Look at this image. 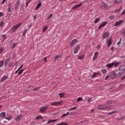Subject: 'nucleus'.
<instances>
[{
  "label": "nucleus",
  "instance_id": "nucleus-2",
  "mask_svg": "<svg viewBox=\"0 0 125 125\" xmlns=\"http://www.w3.org/2000/svg\"><path fill=\"white\" fill-rule=\"evenodd\" d=\"M63 103V101H60L59 102H51L50 103L51 106H58Z\"/></svg>",
  "mask_w": 125,
  "mask_h": 125
},
{
  "label": "nucleus",
  "instance_id": "nucleus-54",
  "mask_svg": "<svg viewBox=\"0 0 125 125\" xmlns=\"http://www.w3.org/2000/svg\"><path fill=\"white\" fill-rule=\"evenodd\" d=\"M20 69H19V68L18 69V70H17L15 72V74H17L18 72H19Z\"/></svg>",
  "mask_w": 125,
  "mask_h": 125
},
{
  "label": "nucleus",
  "instance_id": "nucleus-12",
  "mask_svg": "<svg viewBox=\"0 0 125 125\" xmlns=\"http://www.w3.org/2000/svg\"><path fill=\"white\" fill-rule=\"evenodd\" d=\"M83 5V3L81 2L79 4H76L74 5L73 7L71 8V9H77V8H78V7H80L81 5Z\"/></svg>",
  "mask_w": 125,
  "mask_h": 125
},
{
  "label": "nucleus",
  "instance_id": "nucleus-17",
  "mask_svg": "<svg viewBox=\"0 0 125 125\" xmlns=\"http://www.w3.org/2000/svg\"><path fill=\"white\" fill-rule=\"evenodd\" d=\"M7 79H8V76H3L1 80H0V83H2V82H4V81H5L6 80H7Z\"/></svg>",
  "mask_w": 125,
  "mask_h": 125
},
{
  "label": "nucleus",
  "instance_id": "nucleus-49",
  "mask_svg": "<svg viewBox=\"0 0 125 125\" xmlns=\"http://www.w3.org/2000/svg\"><path fill=\"white\" fill-rule=\"evenodd\" d=\"M7 1V0H3V1L1 3V4H4V2H5V1Z\"/></svg>",
  "mask_w": 125,
  "mask_h": 125
},
{
  "label": "nucleus",
  "instance_id": "nucleus-59",
  "mask_svg": "<svg viewBox=\"0 0 125 125\" xmlns=\"http://www.w3.org/2000/svg\"><path fill=\"white\" fill-rule=\"evenodd\" d=\"M90 101H91V98H89L88 99V102H90Z\"/></svg>",
  "mask_w": 125,
  "mask_h": 125
},
{
  "label": "nucleus",
  "instance_id": "nucleus-5",
  "mask_svg": "<svg viewBox=\"0 0 125 125\" xmlns=\"http://www.w3.org/2000/svg\"><path fill=\"white\" fill-rule=\"evenodd\" d=\"M48 108V106L47 105H45L44 106L41 107L40 109V111L41 112V113H43V112H45L46 110H47Z\"/></svg>",
  "mask_w": 125,
  "mask_h": 125
},
{
  "label": "nucleus",
  "instance_id": "nucleus-13",
  "mask_svg": "<svg viewBox=\"0 0 125 125\" xmlns=\"http://www.w3.org/2000/svg\"><path fill=\"white\" fill-rule=\"evenodd\" d=\"M107 21H104L98 27L99 30H100L102 27H105V26L107 25Z\"/></svg>",
  "mask_w": 125,
  "mask_h": 125
},
{
  "label": "nucleus",
  "instance_id": "nucleus-20",
  "mask_svg": "<svg viewBox=\"0 0 125 125\" xmlns=\"http://www.w3.org/2000/svg\"><path fill=\"white\" fill-rule=\"evenodd\" d=\"M119 70L122 72H125V65H122L120 67Z\"/></svg>",
  "mask_w": 125,
  "mask_h": 125
},
{
  "label": "nucleus",
  "instance_id": "nucleus-1",
  "mask_svg": "<svg viewBox=\"0 0 125 125\" xmlns=\"http://www.w3.org/2000/svg\"><path fill=\"white\" fill-rule=\"evenodd\" d=\"M119 64L120 62H112L110 63H107L106 66L108 67V68H112V67H113V66H114L115 68H116L119 66Z\"/></svg>",
  "mask_w": 125,
  "mask_h": 125
},
{
  "label": "nucleus",
  "instance_id": "nucleus-32",
  "mask_svg": "<svg viewBox=\"0 0 125 125\" xmlns=\"http://www.w3.org/2000/svg\"><path fill=\"white\" fill-rule=\"evenodd\" d=\"M4 63V61H0V68H1L2 66H3V63Z\"/></svg>",
  "mask_w": 125,
  "mask_h": 125
},
{
  "label": "nucleus",
  "instance_id": "nucleus-39",
  "mask_svg": "<svg viewBox=\"0 0 125 125\" xmlns=\"http://www.w3.org/2000/svg\"><path fill=\"white\" fill-rule=\"evenodd\" d=\"M67 115H69V112H67L66 114H63L61 118H64V117H66V116H67Z\"/></svg>",
  "mask_w": 125,
  "mask_h": 125
},
{
  "label": "nucleus",
  "instance_id": "nucleus-34",
  "mask_svg": "<svg viewBox=\"0 0 125 125\" xmlns=\"http://www.w3.org/2000/svg\"><path fill=\"white\" fill-rule=\"evenodd\" d=\"M115 113H117L116 111H113L110 112H109L108 113V115H113V114H115Z\"/></svg>",
  "mask_w": 125,
  "mask_h": 125
},
{
  "label": "nucleus",
  "instance_id": "nucleus-3",
  "mask_svg": "<svg viewBox=\"0 0 125 125\" xmlns=\"http://www.w3.org/2000/svg\"><path fill=\"white\" fill-rule=\"evenodd\" d=\"M21 25H22V22H20V23H18V24L14 26L11 29V31H12V32H15V31H16V30H17V29H18V28H19V27H20V26H21Z\"/></svg>",
  "mask_w": 125,
  "mask_h": 125
},
{
  "label": "nucleus",
  "instance_id": "nucleus-55",
  "mask_svg": "<svg viewBox=\"0 0 125 125\" xmlns=\"http://www.w3.org/2000/svg\"><path fill=\"white\" fill-rule=\"evenodd\" d=\"M114 48H115V47H112L111 48V50L112 51H113Z\"/></svg>",
  "mask_w": 125,
  "mask_h": 125
},
{
  "label": "nucleus",
  "instance_id": "nucleus-25",
  "mask_svg": "<svg viewBox=\"0 0 125 125\" xmlns=\"http://www.w3.org/2000/svg\"><path fill=\"white\" fill-rule=\"evenodd\" d=\"M42 6V3L40 2L37 4V6L36 7L35 9L36 10H38L39 8Z\"/></svg>",
  "mask_w": 125,
  "mask_h": 125
},
{
  "label": "nucleus",
  "instance_id": "nucleus-48",
  "mask_svg": "<svg viewBox=\"0 0 125 125\" xmlns=\"http://www.w3.org/2000/svg\"><path fill=\"white\" fill-rule=\"evenodd\" d=\"M101 47V45H98L97 46V48L98 49H100Z\"/></svg>",
  "mask_w": 125,
  "mask_h": 125
},
{
  "label": "nucleus",
  "instance_id": "nucleus-19",
  "mask_svg": "<svg viewBox=\"0 0 125 125\" xmlns=\"http://www.w3.org/2000/svg\"><path fill=\"white\" fill-rule=\"evenodd\" d=\"M98 52H95L94 53V57H93V60H96L97 57L98 56Z\"/></svg>",
  "mask_w": 125,
  "mask_h": 125
},
{
  "label": "nucleus",
  "instance_id": "nucleus-42",
  "mask_svg": "<svg viewBox=\"0 0 125 125\" xmlns=\"http://www.w3.org/2000/svg\"><path fill=\"white\" fill-rule=\"evenodd\" d=\"M39 89H40V87H37L36 88H35L34 89H33L34 91H37V90H39Z\"/></svg>",
  "mask_w": 125,
  "mask_h": 125
},
{
  "label": "nucleus",
  "instance_id": "nucleus-26",
  "mask_svg": "<svg viewBox=\"0 0 125 125\" xmlns=\"http://www.w3.org/2000/svg\"><path fill=\"white\" fill-rule=\"evenodd\" d=\"M100 21V18H97L94 21V24H97L98 22Z\"/></svg>",
  "mask_w": 125,
  "mask_h": 125
},
{
  "label": "nucleus",
  "instance_id": "nucleus-23",
  "mask_svg": "<svg viewBox=\"0 0 125 125\" xmlns=\"http://www.w3.org/2000/svg\"><path fill=\"white\" fill-rule=\"evenodd\" d=\"M5 112H2L0 114V118H4L5 117Z\"/></svg>",
  "mask_w": 125,
  "mask_h": 125
},
{
  "label": "nucleus",
  "instance_id": "nucleus-51",
  "mask_svg": "<svg viewBox=\"0 0 125 125\" xmlns=\"http://www.w3.org/2000/svg\"><path fill=\"white\" fill-rule=\"evenodd\" d=\"M16 46V44L14 43L12 46V48H15V47Z\"/></svg>",
  "mask_w": 125,
  "mask_h": 125
},
{
  "label": "nucleus",
  "instance_id": "nucleus-52",
  "mask_svg": "<svg viewBox=\"0 0 125 125\" xmlns=\"http://www.w3.org/2000/svg\"><path fill=\"white\" fill-rule=\"evenodd\" d=\"M57 119H55V120H51L52 123H54L55 122H57Z\"/></svg>",
  "mask_w": 125,
  "mask_h": 125
},
{
  "label": "nucleus",
  "instance_id": "nucleus-4",
  "mask_svg": "<svg viewBox=\"0 0 125 125\" xmlns=\"http://www.w3.org/2000/svg\"><path fill=\"white\" fill-rule=\"evenodd\" d=\"M113 42V40H112V38H109L107 40L106 44L108 47H110L111 44H112Z\"/></svg>",
  "mask_w": 125,
  "mask_h": 125
},
{
  "label": "nucleus",
  "instance_id": "nucleus-22",
  "mask_svg": "<svg viewBox=\"0 0 125 125\" xmlns=\"http://www.w3.org/2000/svg\"><path fill=\"white\" fill-rule=\"evenodd\" d=\"M97 75H99V72H97V73L94 72V74L91 76L92 79H94V78H95V77H96Z\"/></svg>",
  "mask_w": 125,
  "mask_h": 125
},
{
  "label": "nucleus",
  "instance_id": "nucleus-50",
  "mask_svg": "<svg viewBox=\"0 0 125 125\" xmlns=\"http://www.w3.org/2000/svg\"><path fill=\"white\" fill-rule=\"evenodd\" d=\"M122 7L120 8L119 9H117L115 12V13H117V12H118V11H120V10H121Z\"/></svg>",
  "mask_w": 125,
  "mask_h": 125
},
{
  "label": "nucleus",
  "instance_id": "nucleus-35",
  "mask_svg": "<svg viewBox=\"0 0 125 125\" xmlns=\"http://www.w3.org/2000/svg\"><path fill=\"white\" fill-rule=\"evenodd\" d=\"M101 71L103 74H106L107 73V69H102Z\"/></svg>",
  "mask_w": 125,
  "mask_h": 125
},
{
  "label": "nucleus",
  "instance_id": "nucleus-33",
  "mask_svg": "<svg viewBox=\"0 0 125 125\" xmlns=\"http://www.w3.org/2000/svg\"><path fill=\"white\" fill-rule=\"evenodd\" d=\"M4 26V23L3 22V21H1L0 23V27H2V28H3Z\"/></svg>",
  "mask_w": 125,
  "mask_h": 125
},
{
  "label": "nucleus",
  "instance_id": "nucleus-56",
  "mask_svg": "<svg viewBox=\"0 0 125 125\" xmlns=\"http://www.w3.org/2000/svg\"><path fill=\"white\" fill-rule=\"evenodd\" d=\"M36 18H37V15L34 16V17L33 18V20H35Z\"/></svg>",
  "mask_w": 125,
  "mask_h": 125
},
{
  "label": "nucleus",
  "instance_id": "nucleus-31",
  "mask_svg": "<svg viewBox=\"0 0 125 125\" xmlns=\"http://www.w3.org/2000/svg\"><path fill=\"white\" fill-rule=\"evenodd\" d=\"M24 71H25L24 69H21V70L19 71V73H18L19 75H22V74L23 73V72H24Z\"/></svg>",
  "mask_w": 125,
  "mask_h": 125
},
{
  "label": "nucleus",
  "instance_id": "nucleus-21",
  "mask_svg": "<svg viewBox=\"0 0 125 125\" xmlns=\"http://www.w3.org/2000/svg\"><path fill=\"white\" fill-rule=\"evenodd\" d=\"M22 119V116H19L15 118L16 122H19Z\"/></svg>",
  "mask_w": 125,
  "mask_h": 125
},
{
  "label": "nucleus",
  "instance_id": "nucleus-63",
  "mask_svg": "<svg viewBox=\"0 0 125 125\" xmlns=\"http://www.w3.org/2000/svg\"><path fill=\"white\" fill-rule=\"evenodd\" d=\"M30 2H31V0H29L27 1V3H30Z\"/></svg>",
  "mask_w": 125,
  "mask_h": 125
},
{
  "label": "nucleus",
  "instance_id": "nucleus-10",
  "mask_svg": "<svg viewBox=\"0 0 125 125\" xmlns=\"http://www.w3.org/2000/svg\"><path fill=\"white\" fill-rule=\"evenodd\" d=\"M62 56H63V54L62 53H60L59 55H56L54 57V60L55 61L58 60V59H59V58H61Z\"/></svg>",
  "mask_w": 125,
  "mask_h": 125
},
{
  "label": "nucleus",
  "instance_id": "nucleus-18",
  "mask_svg": "<svg viewBox=\"0 0 125 125\" xmlns=\"http://www.w3.org/2000/svg\"><path fill=\"white\" fill-rule=\"evenodd\" d=\"M19 5H20V1L18 0L15 4V9H18V7H19Z\"/></svg>",
  "mask_w": 125,
  "mask_h": 125
},
{
  "label": "nucleus",
  "instance_id": "nucleus-37",
  "mask_svg": "<svg viewBox=\"0 0 125 125\" xmlns=\"http://www.w3.org/2000/svg\"><path fill=\"white\" fill-rule=\"evenodd\" d=\"M2 38L3 39L4 41H5V40H6V35L5 34H3L2 35Z\"/></svg>",
  "mask_w": 125,
  "mask_h": 125
},
{
  "label": "nucleus",
  "instance_id": "nucleus-46",
  "mask_svg": "<svg viewBox=\"0 0 125 125\" xmlns=\"http://www.w3.org/2000/svg\"><path fill=\"white\" fill-rule=\"evenodd\" d=\"M43 60L44 61H45V62H47V57H45L43 58Z\"/></svg>",
  "mask_w": 125,
  "mask_h": 125
},
{
  "label": "nucleus",
  "instance_id": "nucleus-29",
  "mask_svg": "<svg viewBox=\"0 0 125 125\" xmlns=\"http://www.w3.org/2000/svg\"><path fill=\"white\" fill-rule=\"evenodd\" d=\"M48 29V27H47V26H45L43 27V30H42V32H45V31H46V30H47Z\"/></svg>",
  "mask_w": 125,
  "mask_h": 125
},
{
  "label": "nucleus",
  "instance_id": "nucleus-47",
  "mask_svg": "<svg viewBox=\"0 0 125 125\" xmlns=\"http://www.w3.org/2000/svg\"><path fill=\"white\" fill-rule=\"evenodd\" d=\"M51 17H52V14H51L48 17V19H47V20H49V19H50V18H51Z\"/></svg>",
  "mask_w": 125,
  "mask_h": 125
},
{
  "label": "nucleus",
  "instance_id": "nucleus-44",
  "mask_svg": "<svg viewBox=\"0 0 125 125\" xmlns=\"http://www.w3.org/2000/svg\"><path fill=\"white\" fill-rule=\"evenodd\" d=\"M3 16V13L2 12H0V17H2Z\"/></svg>",
  "mask_w": 125,
  "mask_h": 125
},
{
  "label": "nucleus",
  "instance_id": "nucleus-58",
  "mask_svg": "<svg viewBox=\"0 0 125 125\" xmlns=\"http://www.w3.org/2000/svg\"><path fill=\"white\" fill-rule=\"evenodd\" d=\"M4 64H5V65H7V60H6V61H5Z\"/></svg>",
  "mask_w": 125,
  "mask_h": 125
},
{
  "label": "nucleus",
  "instance_id": "nucleus-15",
  "mask_svg": "<svg viewBox=\"0 0 125 125\" xmlns=\"http://www.w3.org/2000/svg\"><path fill=\"white\" fill-rule=\"evenodd\" d=\"M123 22H124L123 20H120L118 21H116L115 24V27H117V26H120V25H121V24H122V23H123Z\"/></svg>",
  "mask_w": 125,
  "mask_h": 125
},
{
  "label": "nucleus",
  "instance_id": "nucleus-27",
  "mask_svg": "<svg viewBox=\"0 0 125 125\" xmlns=\"http://www.w3.org/2000/svg\"><path fill=\"white\" fill-rule=\"evenodd\" d=\"M64 95L65 93H61L59 94V96H60V98H63V97H64Z\"/></svg>",
  "mask_w": 125,
  "mask_h": 125
},
{
  "label": "nucleus",
  "instance_id": "nucleus-14",
  "mask_svg": "<svg viewBox=\"0 0 125 125\" xmlns=\"http://www.w3.org/2000/svg\"><path fill=\"white\" fill-rule=\"evenodd\" d=\"M109 35H110V33H109V32H105L103 35V38L106 39V38H109Z\"/></svg>",
  "mask_w": 125,
  "mask_h": 125
},
{
  "label": "nucleus",
  "instance_id": "nucleus-30",
  "mask_svg": "<svg viewBox=\"0 0 125 125\" xmlns=\"http://www.w3.org/2000/svg\"><path fill=\"white\" fill-rule=\"evenodd\" d=\"M78 58L79 59H80V60H82V59H83L84 58V55L78 56Z\"/></svg>",
  "mask_w": 125,
  "mask_h": 125
},
{
  "label": "nucleus",
  "instance_id": "nucleus-11",
  "mask_svg": "<svg viewBox=\"0 0 125 125\" xmlns=\"http://www.w3.org/2000/svg\"><path fill=\"white\" fill-rule=\"evenodd\" d=\"M76 42H78V40L76 39H73L72 40V41L70 42V45L71 47L73 46L75 43Z\"/></svg>",
  "mask_w": 125,
  "mask_h": 125
},
{
  "label": "nucleus",
  "instance_id": "nucleus-64",
  "mask_svg": "<svg viewBox=\"0 0 125 125\" xmlns=\"http://www.w3.org/2000/svg\"><path fill=\"white\" fill-rule=\"evenodd\" d=\"M118 75H119V76H122V73L121 72L119 73Z\"/></svg>",
  "mask_w": 125,
  "mask_h": 125
},
{
  "label": "nucleus",
  "instance_id": "nucleus-45",
  "mask_svg": "<svg viewBox=\"0 0 125 125\" xmlns=\"http://www.w3.org/2000/svg\"><path fill=\"white\" fill-rule=\"evenodd\" d=\"M110 19L112 20V19H114L115 18V16H111L109 17Z\"/></svg>",
  "mask_w": 125,
  "mask_h": 125
},
{
  "label": "nucleus",
  "instance_id": "nucleus-60",
  "mask_svg": "<svg viewBox=\"0 0 125 125\" xmlns=\"http://www.w3.org/2000/svg\"><path fill=\"white\" fill-rule=\"evenodd\" d=\"M109 78V76H107L105 78V80H108V78Z\"/></svg>",
  "mask_w": 125,
  "mask_h": 125
},
{
  "label": "nucleus",
  "instance_id": "nucleus-16",
  "mask_svg": "<svg viewBox=\"0 0 125 125\" xmlns=\"http://www.w3.org/2000/svg\"><path fill=\"white\" fill-rule=\"evenodd\" d=\"M106 108L107 107L106 106L102 105H100L98 106L99 110H106Z\"/></svg>",
  "mask_w": 125,
  "mask_h": 125
},
{
  "label": "nucleus",
  "instance_id": "nucleus-38",
  "mask_svg": "<svg viewBox=\"0 0 125 125\" xmlns=\"http://www.w3.org/2000/svg\"><path fill=\"white\" fill-rule=\"evenodd\" d=\"M82 100H83V98L79 97L77 99V102H79V101H82Z\"/></svg>",
  "mask_w": 125,
  "mask_h": 125
},
{
  "label": "nucleus",
  "instance_id": "nucleus-9",
  "mask_svg": "<svg viewBox=\"0 0 125 125\" xmlns=\"http://www.w3.org/2000/svg\"><path fill=\"white\" fill-rule=\"evenodd\" d=\"M101 7H102L103 9L106 10L108 8V4L106 3H103L101 5Z\"/></svg>",
  "mask_w": 125,
  "mask_h": 125
},
{
  "label": "nucleus",
  "instance_id": "nucleus-28",
  "mask_svg": "<svg viewBox=\"0 0 125 125\" xmlns=\"http://www.w3.org/2000/svg\"><path fill=\"white\" fill-rule=\"evenodd\" d=\"M5 120H7L8 121H11V120H12V115L9 116L7 118H5Z\"/></svg>",
  "mask_w": 125,
  "mask_h": 125
},
{
  "label": "nucleus",
  "instance_id": "nucleus-24",
  "mask_svg": "<svg viewBox=\"0 0 125 125\" xmlns=\"http://www.w3.org/2000/svg\"><path fill=\"white\" fill-rule=\"evenodd\" d=\"M43 119V117H42V115H39L36 118V120H42Z\"/></svg>",
  "mask_w": 125,
  "mask_h": 125
},
{
  "label": "nucleus",
  "instance_id": "nucleus-8",
  "mask_svg": "<svg viewBox=\"0 0 125 125\" xmlns=\"http://www.w3.org/2000/svg\"><path fill=\"white\" fill-rule=\"evenodd\" d=\"M81 49V46H80L79 45H77L74 50V54H77L78 52H79V50Z\"/></svg>",
  "mask_w": 125,
  "mask_h": 125
},
{
  "label": "nucleus",
  "instance_id": "nucleus-41",
  "mask_svg": "<svg viewBox=\"0 0 125 125\" xmlns=\"http://www.w3.org/2000/svg\"><path fill=\"white\" fill-rule=\"evenodd\" d=\"M4 50V48L1 47L0 48V53H1V52H3Z\"/></svg>",
  "mask_w": 125,
  "mask_h": 125
},
{
  "label": "nucleus",
  "instance_id": "nucleus-57",
  "mask_svg": "<svg viewBox=\"0 0 125 125\" xmlns=\"http://www.w3.org/2000/svg\"><path fill=\"white\" fill-rule=\"evenodd\" d=\"M125 76H124L122 77L121 80H125Z\"/></svg>",
  "mask_w": 125,
  "mask_h": 125
},
{
  "label": "nucleus",
  "instance_id": "nucleus-36",
  "mask_svg": "<svg viewBox=\"0 0 125 125\" xmlns=\"http://www.w3.org/2000/svg\"><path fill=\"white\" fill-rule=\"evenodd\" d=\"M122 0H115L114 2L115 3H121Z\"/></svg>",
  "mask_w": 125,
  "mask_h": 125
},
{
  "label": "nucleus",
  "instance_id": "nucleus-53",
  "mask_svg": "<svg viewBox=\"0 0 125 125\" xmlns=\"http://www.w3.org/2000/svg\"><path fill=\"white\" fill-rule=\"evenodd\" d=\"M23 66H24V65L21 64V66L19 68V70H20L21 68H23Z\"/></svg>",
  "mask_w": 125,
  "mask_h": 125
},
{
  "label": "nucleus",
  "instance_id": "nucleus-62",
  "mask_svg": "<svg viewBox=\"0 0 125 125\" xmlns=\"http://www.w3.org/2000/svg\"><path fill=\"white\" fill-rule=\"evenodd\" d=\"M26 35V32H24L23 33V36Z\"/></svg>",
  "mask_w": 125,
  "mask_h": 125
},
{
  "label": "nucleus",
  "instance_id": "nucleus-43",
  "mask_svg": "<svg viewBox=\"0 0 125 125\" xmlns=\"http://www.w3.org/2000/svg\"><path fill=\"white\" fill-rule=\"evenodd\" d=\"M75 109H77V107H73V108H70V109H69V111H72V110H75Z\"/></svg>",
  "mask_w": 125,
  "mask_h": 125
},
{
  "label": "nucleus",
  "instance_id": "nucleus-6",
  "mask_svg": "<svg viewBox=\"0 0 125 125\" xmlns=\"http://www.w3.org/2000/svg\"><path fill=\"white\" fill-rule=\"evenodd\" d=\"M8 12H11V11H13V5H12V3H10L8 5Z\"/></svg>",
  "mask_w": 125,
  "mask_h": 125
},
{
  "label": "nucleus",
  "instance_id": "nucleus-61",
  "mask_svg": "<svg viewBox=\"0 0 125 125\" xmlns=\"http://www.w3.org/2000/svg\"><path fill=\"white\" fill-rule=\"evenodd\" d=\"M51 121H49L47 123L48 125L49 124H51Z\"/></svg>",
  "mask_w": 125,
  "mask_h": 125
},
{
  "label": "nucleus",
  "instance_id": "nucleus-7",
  "mask_svg": "<svg viewBox=\"0 0 125 125\" xmlns=\"http://www.w3.org/2000/svg\"><path fill=\"white\" fill-rule=\"evenodd\" d=\"M110 77L112 79H115V78H117V74L115 71H113L110 73Z\"/></svg>",
  "mask_w": 125,
  "mask_h": 125
},
{
  "label": "nucleus",
  "instance_id": "nucleus-40",
  "mask_svg": "<svg viewBox=\"0 0 125 125\" xmlns=\"http://www.w3.org/2000/svg\"><path fill=\"white\" fill-rule=\"evenodd\" d=\"M122 43V38H121L120 39V41L119 42H117V45H120V44H121V43Z\"/></svg>",
  "mask_w": 125,
  "mask_h": 125
}]
</instances>
